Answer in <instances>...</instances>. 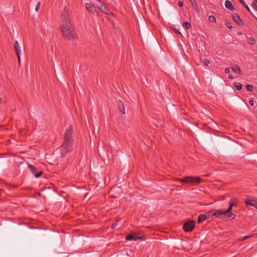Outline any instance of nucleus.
Returning a JSON list of instances; mask_svg holds the SVG:
<instances>
[{
	"instance_id": "38",
	"label": "nucleus",
	"mask_w": 257,
	"mask_h": 257,
	"mask_svg": "<svg viewBox=\"0 0 257 257\" xmlns=\"http://www.w3.org/2000/svg\"><path fill=\"white\" fill-rule=\"evenodd\" d=\"M224 72L225 73H228L230 72V70L229 68H225Z\"/></svg>"
},
{
	"instance_id": "39",
	"label": "nucleus",
	"mask_w": 257,
	"mask_h": 257,
	"mask_svg": "<svg viewBox=\"0 0 257 257\" xmlns=\"http://www.w3.org/2000/svg\"><path fill=\"white\" fill-rule=\"evenodd\" d=\"M249 103L252 106L254 105V101L252 100H250L249 101Z\"/></svg>"
},
{
	"instance_id": "35",
	"label": "nucleus",
	"mask_w": 257,
	"mask_h": 257,
	"mask_svg": "<svg viewBox=\"0 0 257 257\" xmlns=\"http://www.w3.org/2000/svg\"><path fill=\"white\" fill-rule=\"evenodd\" d=\"M252 206L254 207L255 208L257 209V201H256L254 200L253 201V206Z\"/></svg>"
},
{
	"instance_id": "2",
	"label": "nucleus",
	"mask_w": 257,
	"mask_h": 257,
	"mask_svg": "<svg viewBox=\"0 0 257 257\" xmlns=\"http://www.w3.org/2000/svg\"><path fill=\"white\" fill-rule=\"evenodd\" d=\"M177 180L187 184H191L195 185L202 181V179L198 177L187 176L183 178L177 179Z\"/></svg>"
},
{
	"instance_id": "41",
	"label": "nucleus",
	"mask_w": 257,
	"mask_h": 257,
	"mask_svg": "<svg viewBox=\"0 0 257 257\" xmlns=\"http://www.w3.org/2000/svg\"><path fill=\"white\" fill-rule=\"evenodd\" d=\"M240 3L243 5V4H245V2L243 0H238Z\"/></svg>"
},
{
	"instance_id": "3",
	"label": "nucleus",
	"mask_w": 257,
	"mask_h": 257,
	"mask_svg": "<svg viewBox=\"0 0 257 257\" xmlns=\"http://www.w3.org/2000/svg\"><path fill=\"white\" fill-rule=\"evenodd\" d=\"M73 131V127L72 125H70L68 128H66L65 133L63 136L64 141L63 142L73 144L74 140L72 137V133Z\"/></svg>"
},
{
	"instance_id": "8",
	"label": "nucleus",
	"mask_w": 257,
	"mask_h": 257,
	"mask_svg": "<svg viewBox=\"0 0 257 257\" xmlns=\"http://www.w3.org/2000/svg\"><path fill=\"white\" fill-rule=\"evenodd\" d=\"M97 6L98 8L99 9V10L101 11L102 13L109 16H113V14L111 12H110L105 6L99 4H97Z\"/></svg>"
},
{
	"instance_id": "37",
	"label": "nucleus",
	"mask_w": 257,
	"mask_h": 257,
	"mask_svg": "<svg viewBox=\"0 0 257 257\" xmlns=\"http://www.w3.org/2000/svg\"><path fill=\"white\" fill-rule=\"evenodd\" d=\"M116 226V223H113L112 225H111V228L112 229H114L115 228Z\"/></svg>"
},
{
	"instance_id": "32",
	"label": "nucleus",
	"mask_w": 257,
	"mask_h": 257,
	"mask_svg": "<svg viewBox=\"0 0 257 257\" xmlns=\"http://www.w3.org/2000/svg\"><path fill=\"white\" fill-rule=\"evenodd\" d=\"M178 5L179 7L181 8L183 6V2L182 1H179Z\"/></svg>"
},
{
	"instance_id": "11",
	"label": "nucleus",
	"mask_w": 257,
	"mask_h": 257,
	"mask_svg": "<svg viewBox=\"0 0 257 257\" xmlns=\"http://www.w3.org/2000/svg\"><path fill=\"white\" fill-rule=\"evenodd\" d=\"M212 214V216H214L215 217H219L222 215H226L224 210L223 209H217V210H210Z\"/></svg>"
},
{
	"instance_id": "33",
	"label": "nucleus",
	"mask_w": 257,
	"mask_h": 257,
	"mask_svg": "<svg viewBox=\"0 0 257 257\" xmlns=\"http://www.w3.org/2000/svg\"><path fill=\"white\" fill-rule=\"evenodd\" d=\"M225 26H226V27H227L228 29H231L232 28V26H231V25L230 24V23H226L225 24Z\"/></svg>"
},
{
	"instance_id": "25",
	"label": "nucleus",
	"mask_w": 257,
	"mask_h": 257,
	"mask_svg": "<svg viewBox=\"0 0 257 257\" xmlns=\"http://www.w3.org/2000/svg\"><path fill=\"white\" fill-rule=\"evenodd\" d=\"M249 43L251 45H254L255 43V41L252 37H250L249 39Z\"/></svg>"
},
{
	"instance_id": "9",
	"label": "nucleus",
	"mask_w": 257,
	"mask_h": 257,
	"mask_svg": "<svg viewBox=\"0 0 257 257\" xmlns=\"http://www.w3.org/2000/svg\"><path fill=\"white\" fill-rule=\"evenodd\" d=\"M28 166L31 172L35 175L36 178H38L41 176L42 174V171L36 172V168L34 166L30 164H28Z\"/></svg>"
},
{
	"instance_id": "13",
	"label": "nucleus",
	"mask_w": 257,
	"mask_h": 257,
	"mask_svg": "<svg viewBox=\"0 0 257 257\" xmlns=\"http://www.w3.org/2000/svg\"><path fill=\"white\" fill-rule=\"evenodd\" d=\"M14 49L16 53L17 57H19V54H20L21 50L20 46L18 41H16L14 43Z\"/></svg>"
},
{
	"instance_id": "29",
	"label": "nucleus",
	"mask_w": 257,
	"mask_h": 257,
	"mask_svg": "<svg viewBox=\"0 0 257 257\" xmlns=\"http://www.w3.org/2000/svg\"><path fill=\"white\" fill-rule=\"evenodd\" d=\"M40 5H41V3H40V2H39L36 7V8H35L36 11L38 12L39 10L40 9Z\"/></svg>"
},
{
	"instance_id": "16",
	"label": "nucleus",
	"mask_w": 257,
	"mask_h": 257,
	"mask_svg": "<svg viewBox=\"0 0 257 257\" xmlns=\"http://www.w3.org/2000/svg\"><path fill=\"white\" fill-rule=\"evenodd\" d=\"M232 71L238 74H240L241 73V70L238 66L237 65H233L230 67Z\"/></svg>"
},
{
	"instance_id": "40",
	"label": "nucleus",
	"mask_w": 257,
	"mask_h": 257,
	"mask_svg": "<svg viewBox=\"0 0 257 257\" xmlns=\"http://www.w3.org/2000/svg\"><path fill=\"white\" fill-rule=\"evenodd\" d=\"M240 3L243 5V4H245V2L243 0H238Z\"/></svg>"
},
{
	"instance_id": "20",
	"label": "nucleus",
	"mask_w": 257,
	"mask_h": 257,
	"mask_svg": "<svg viewBox=\"0 0 257 257\" xmlns=\"http://www.w3.org/2000/svg\"><path fill=\"white\" fill-rule=\"evenodd\" d=\"M208 20L210 22L215 23L216 21V19L214 16H210L209 17Z\"/></svg>"
},
{
	"instance_id": "46",
	"label": "nucleus",
	"mask_w": 257,
	"mask_h": 257,
	"mask_svg": "<svg viewBox=\"0 0 257 257\" xmlns=\"http://www.w3.org/2000/svg\"><path fill=\"white\" fill-rule=\"evenodd\" d=\"M97 2H98L99 3H101V0H97Z\"/></svg>"
},
{
	"instance_id": "23",
	"label": "nucleus",
	"mask_w": 257,
	"mask_h": 257,
	"mask_svg": "<svg viewBox=\"0 0 257 257\" xmlns=\"http://www.w3.org/2000/svg\"><path fill=\"white\" fill-rule=\"evenodd\" d=\"M246 88L247 90L249 91H252L254 89L253 86L251 85H250V84H247L246 85Z\"/></svg>"
},
{
	"instance_id": "31",
	"label": "nucleus",
	"mask_w": 257,
	"mask_h": 257,
	"mask_svg": "<svg viewBox=\"0 0 257 257\" xmlns=\"http://www.w3.org/2000/svg\"><path fill=\"white\" fill-rule=\"evenodd\" d=\"M248 12H249L250 13H251L250 12V10L249 9V8L248 7V6L245 3V4H243L242 5Z\"/></svg>"
},
{
	"instance_id": "24",
	"label": "nucleus",
	"mask_w": 257,
	"mask_h": 257,
	"mask_svg": "<svg viewBox=\"0 0 257 257\" xmlns=\"http://www.w3.org/2000/svg\"><path fill=\"white\" fill-rule=\"evenodd\" d=\"M253 9L257 11V0H254L251 5Z\"/></svg>"
},
{
	"instance_id": "42",
	"label": "nucleus",
	"mask_w": 257,
	"mask_h": 257,
	"mask_svg": "<svg viewBox=\"0 0 257 257\" xmlns=\"http://www.w3.org/2000/svg\"><path fill=\"white\" fill-rule=\"evenodd\" d=\"M18 58L19 64V65H20V62H21L20 54H19V57H18Z\"/></svg>"
},
{
	"instance_id": "4",
	"label": "nucleus",
	"mask_w": 257,
	"mask_h": 257,
	"mask_svg": "<svg viewBox=\"0 0 257 257\" xmlns=\"http://www.w3.org/2000/svg\"><path fill=\"white\" fill-rule=\"evenodd\" d=\"M73 144L63 142L60 148V155L62 157H65L71 150Z\"/></svg>"
},
{
	"instance_id": "30",
	"label": "nucleus",
	"mask_w": 257,
	"mask_h": 257,
	"mask_svg": "<svg viewBox=\"0 0 257 257\" xmlns=\"http://www.w3.org/2000/svg\"><path fill=\"white\" fill-rule=\"evenodd\" d=\"M210 63V61L208 59H205L204 61V64L205 66H208Z\"/></svg>"
},
{
	"instance_id": "5",
	"label": "nucleus",
	"mask_w": 257,
	"mask_h": 257,
	"mask_svg": "<svg viewBox=\"0 0 257 257\" xmlns=\"http://www.w3.org/2000/svg\"><path fill=\"white\" fill-rule=\"evenodd\" d=\"M61 20L63 24H71V20L69 16V12L65 8L64 9L63 13L61 15Z\"/></svg>"
},
{
	"instance_id": "26",
	"label": "nucleus",
	"mask_w": 257,
	"mask_h": 257,
	"mask_svg": "<svg viewBox=\"0 0 257 257\" xmlns=\"http://www.w3.org/2000/svg\"><path fill=\"white\" fill-rule=\"evenodd\" d=\"M227 214H228V217H231V219H234L235 218V214H234L233 213H232L231 212V211H230V213H227Z\"/></svg>"
},
{
	"instance_id": "36",
	"label": "nucleus",
	"mask_w": 257,
	"mask_h": 257,
	"mask_svg": "<svg viewBox=\"0 0 257 257\" xmlns=\"http://www.w3.org/2000/svg\"><path fill=\"white\" fill-rule=\"evenodd\" d=\"M172 30L174 31L175 33L181 34L180 32L178 30H177L176 28H173Z\"/></svg>"
},
{
	"instance_id": "27",
	"label": "nucleus",
	"mask_w": 257,
	"mask_h": 257,
	"mask_svg": "<svg viewBox=\"0 0 257 257\" xmlns=\"http://www.w3.org/2000/svg\"><path fill=\"white\" fill-rule=\"evenodd\" d=\"M250 236H251L250 235L244 236H243V237L240 238L239 239V240H241V241H243V240H245L246 239L249 238Z\"/></svg>"
},
{
	"instance_id": "45",
	"label": "nucleus",
	"mask_w": 257,
	"mask_h": 257,
	"mask_svg": "<svg viewBox=\"0 0 257 257\" xmlns=\"http://www.w3.org/2000/svg\"><path fill=\"white\" fill-rule=\"evenodd\" d=\"M2 102V99L1 98H0V103H1Z\"/></svg>"
},
{
	"instance_id": "15",
	"label": "nucleus",
	"mask_w": 257,
	"mask_h": 257,
	"mask_svg": "<svg viewBox=\"0 0 257 257\" xmlns=\"http://www.w3.org/2000/svg\"><path fill=\"white\" fill-rule=\"evenodd\" d=\"M225 6L228 10L233 11L234 10V8L232 5L231 2L228 0H226L225 2Z\"/></svg>"
},
{
	"instance_id": "1",
	"label": "nucleus",
	"mask_w": 257,
	"mask_h": 257,
	"mask_svg": "<svg viewBox=\"0 0 257 257\" xmlns=\"http://www.w3.org/2000/svg\"><path fill=\"white\" fill-rule=\"evenodd\" d=\"M62 37L69 41H72L77 38V34L73 24H62L60 26Z\"/></svg>"
},
{
	"instance_id": "21",
	"label": "nucleus",
	"mask_w": 257,
	"mask_h": 257,
	"mask_svg": "<svg viewBox=\"0 0 257 257\" xmlns=\"http://www.w3.org/2000/svg\"><path fill=\"white\" fill-rule=\"evenodd\" d=\"M183 26L186 29H189L191 28V24L188 22H184L183 24Z\"/></svg>"
},
{
	"instance_id": "6",
	"label": "nucleus",
	"mask_w": 257,
	"mask_h": 257,
	"mask_svg": "<svg viewBox=\"0 0 257 257\" xmlns=\"http://www.w3.org/2000/svg\"><path fill=\"white\" fill-rule=\"evenodd\" d=\"M195 222L194 220H189L183 225V229L185 232H191L195 227Z\"/></svg>"
},
{
	"instance_id": "22",
	"label": "nucleus",
	"mask_w": 257,
	"mask_h": 257,
	"mask_svg": "<svg viewBox=\"0 0 257 257\" xmlns=\"http://www.w3.org/2000/svg\"><path fill=\"white\" fill-rule=\"evenodd\" d=\"M254 200H250V199H246L245 200V203L247 205H250V206H253V201Z\"/></svg>"
},
{
	"instance_id": "43",
	"label": "nucleus",
	"mask_w": 257,
	"mask_h": 257,
	"mask_svg": "<svg viewBox=\"0 0 257 257\" xmlns=\"http://www.w3.org/2000/svg\"><path fill=\"white\" fill-rule=\"evenodd\" d=\"M228 78L229 79H232V78H233V76H232V75L229 74V75H228Z\"/></svg>"
},
{
	"instance_id": "17",
	"label": "nucleus",
	"mask_w": 257,
	"mask_h": 257,
	"mask_svg": "<svg viewBox=\"0 0 257 257\" xmlns=\"http://www.w3.org/2000/svg\"><path fill=\"white\" fill-rule=\"evenodd\" d=\"M233 199L230 200L228 208L226 210H224L226 214H227V213H230V211H231L233 205H236V204L233 202Z\"/></svg>"
},
{
	"instance_id": "12",
	"label": "nucleus",
	"mask_w": 257,
	"mask_h": 257,
	"mask_svg": "<svg viewBox=\"0 0 257 257\" xmlns=\"http://www.w3.org/2000/svg\"><path fill=\"white\" fill-rule=\"evenodd\" d=\"M232 18L233 20V21L239 26H243V23L241 20L240 17L238 16V15L237 13H233L232 14Z\"/></svg>"
},
{
	"instance_id": "44",
	"label": "nucleus",
	"mask_w": 257,
	"mask_h": 257,
	"mask_svg": "<svg viewBox=\"0 0 257 257\" xmlns=\"http://www.w3.org/2000/svg\"><path fill=\"white\" fill-rule=\"evenodd\" d=\"M43 26V22L42 21L40 23V26L41 28H42Z\"/></svg>"
},
{
	"instance_id": "34",
	"label": "nucleus",
	"mask_w": 257,
	"mask_h": 257,
	"mask_svg": "<svg viewBox=\"0 0 257 257\" xmlns=\"http://www.w3.org/2000/svg\"><path fill=\"white\" fill-rule=\"evenodd\" d=\"M196 6V7H193L195 9V10L197 12V13H199L200 12L199 8V7L198 6V5H197Z\"/></svg>"
},
{
	"instance_id": "14",
	"label": "nucleus",
	"mask_w": 257,
	"mask_h": 257,
	"mask_svg": "<svg viewBox=\"0 0 257 257\" xmlns=\"http://www.w3.org/2000/svg\"><path fill=\"white\" fill-rule=\"evenodd\" d=\"M141 238V237H138V236H137L134 235L132 234H130L128 235H127L126 236V238H125V239L126 240H135V241H137V240H139Z\"/></svg>"
},
{
	"instance_id": "10",
	"label": "nucleus",
	"mask_w": 257,
	"mask_h": 257,
	"mask_svg": "<svg viewBox=\"0 0 257 257\" xmlns=\"http://www.w3.org/2000/svg\"><path fill=\"white\" fill-rule=\"evenodd\" d=\"M85 7L87 10L91 13H94L95 12H97V10L95 5H93L91 3H86L85 4ZM99 12V11H98Z\"/></svg>"
},
{
	"instance_id": "19",
	"label": "nucleus",
	"mask_w": 257,
	"mask_h": 257,
	"mask_svg": "<svg viewBox=\"0 0 257 257\" xmlns=\"http://www.w3.org/2000/svg\"><path fill=\"white\" fill-rule=\"evenodd\" d=\"M234 86L238 90H240L242 89V84L239 82H235L233 84Z\"/></svg>"
},
{
	"instance_id": "18",
	"label": "nucleus",
	"mask_w": 257,
	"mask_h": 257,
	"mask_svg": "<svg viewBox=\"0 0 257 257\" xmlns=\"http://www.w3.org/2000/svg\"><path fill=\"white\" fill-rule=\"evenodd\" d=\"M118 108L120 110V112L122 114H124L125 113V108H124V104L121 100H119L118 104Z\"/></svg>"
},
{
	"instance_id": "28",
	"label": "nucleus",
	"mask_w": 257,
	"mask_h": 257,
	"mask_svg": "<svg viewBox=\"0 0 257 257\" xmlns=\"http://www.w3.org/2000/svg\"><path fill=\"white\" fill-rule=\"evenodd\" d=\"M190 2H191L192 5L193 6V7H196V6L197 5V3L196 2V1L195 0H190Z\"/></svg>"
},
{
	"instance_id": "7",
	"label": "nucleus",
	"mask_w": 257,
	"mask_h": 257,
	"mask_svg": "<svg viewBox=\"0 0 257 257\" xmlns=\"http://www.w3.org/2000/svg\"><path fill=\"white\" fill-rule=\"evenodd\" d=\"M211 216H212L211 212L210 211H208V212L204 214H200L198 217V223H200L204 220L208 219Z\"/></svg>"
}]
</instances>
